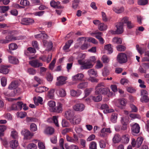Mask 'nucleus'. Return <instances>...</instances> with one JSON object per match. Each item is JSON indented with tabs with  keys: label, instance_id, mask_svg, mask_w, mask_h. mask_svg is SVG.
<instances>
[{
	"label": "nucleus",
	"instance_id": "obj_1",
	"mask_svg": "<svg viewBox=\"0 0 149 149\" xmlns=\"http://www.w3.org/2000/svg\"><path fill=\"white\" fill-rule=\"evenodd\" d=\"M127 56L126 54L123 52H120L118 54L116 60L120 64H123L127 63L128 61Z\"/></svg>",
	"mask_w": 149,
	"mask_h": 149
},
{
	"label": "nucleus",
	"instance_id": "obj_2",
	"mask_svg": "<svg viewBox=\"0 0 149 149\" xmlns=\"http://www.w3.org/2000/svg\"><path fill=\"white\" fill-rule=\"evenodd\" d=\"M86 38L84 37L79 38L77 40L78 43L76 44L75 46L77 45V47H78L79 45L82 43L81 41L85 39L84 42L81 46L80 49L82 50L86 49L88 47L89 45L88 44V43L86 42ZM75 47H76V46H75Z\"/></svg>",
	"mask_w": 149,
	"mask_h": 149
},
{
	"label": "nucleus",
	"instance_id": "obj_3",
	"mask_svg": "<svg viewBox=\"0 0 149 149\" xmlns=\"http://www.w3.org/2000/svg\"><path fill=\"white\" fill-rule=\"evenodd\" d=\"M111 93L110 89L108 88L100 87L96 89L95 91V93L96 95L102 94L106 95L108 94V96H109V94H110Z\"/></svg>",
	"mask_w": 149,
	"mask_h": 149
},
{
	"label": "nucleus",
	"instance_id": "obj_4",
	"mask_svg": "<svg viewBox=\"0 0 149 149\" xmlns=\"http://www.w3.org/2000/svg\"><path fill=\"white\" fill-rule=\"evenodd\" d=\"M116 28V30L112 31V34H122L124 31V25L121 24L117 22L115 24Z\"/></svg>",
	"mask_w": 149,
	"mask_h": 149
},
{
	"label": "nucleus",
	"instance_id": "obj_5",
	"mask_svg": "<svg viewBox=\"0 0 149 149\" xmlns=\"http://www.w3.org/2000/svg\"><path fill=\"white\" fill-rule=\"evenodd\" d=\"M21 133L24 136V139L25 140H30L33 136V133H31L29 130L25 129H23Z\"/></svg>",
	"mask_w": 149,
	"mask_h": 149
},
{
	"label": "nucleus",
	"instance_id": "obj_6",
	"mask_svg": "<svg viewBox=\"0 0 149 149\" xmlns=\"http://www.w3.org/2000/svg\"><path fill=\"white\" fill-rule=\"evenodd\" d=\"M66 77L63 76H60L57 78V81L56 83V85L58 86H61L65 84V81Z\"/></svg>",
	"mask_w": 149,
	"mask_h": 149
},
{
	"label": "nucleus",
	"instance_id": "obj_7",
	"mask_svg": "<svg viewBox=\"0 0 149 149\" xmlns=\"http://www.w3.org/2000/svg\"><path fill=\"white\" fill-rule=\"evenodd\" d=\"M34 22L33 19L28 18H23L21 20V24L24 25H29Z\"/></svg>",
	"mask_w": 149,
	"mask_h": 149
},
{
	"label": "nucleus",
	"instance_id": "obj_8",
	"mask_svg": "<svg viewBox=\"0 0 149 149\" xmlns=\"http://www.w3.org/2000/svg\"><path fill=\"white\" fill-rule=\"evenodd\" d=\"M29 64L32 67L34 68H38L42 66V63L39 62L37 60H33L30 61L29 62Z\"/></svg>",
	"mask_w": 149,
	"mask_h": 149
},
{
	"label": "nucleus",
	"instance_id": "obj_9",
	"mask_svg": "<svg viewBox=\"0 0 149 149\" xmlns=\"http://www.w3.org/2000/svg\"><path fill=\"white\" fill-rule=\"evenodd\" d=\"M85 108L84 105L82 104H78L74 105L73 108L77 111H82L84 110Z\"/></svg>",
	"mask_w": 149,
	"mask_h": 149
},
{
	"label": "nucleus",
	"instance_id": "obj_10",
	"mask_svg": "<svg viewBox=\"0 0 149 149\" xmlns=\"http://www.w3.org/2000/svg\"><path fill=\"white\" fill-rule=\"evenodd\" d=\"M43 42L44 46L47 48V50L49 51L52 49L53 47V43L52 42H48L46 40H43Z\"/></svg>",
	"mask_w": 149,
	"mask_h": 149
},
{
	"label": "nucleus",
	"instance_id": "obj_11",
	"mask_svg": "<svg viewBox=\"0 0 149 149\" xmlns=\"http://www.w3.org/2000/svg\"><path fill=\"white\" fill-rule=\"evenodd\" d=\"M18 86V82L17 81H14L12 82L9 85L8 87V88L10 90H12V89H15L16 90L17 89H19V88H16ZM19 90L17 91H15L16 92H17V93H19Z\"/></svg>",
	"mask_w": 149,
	"mask_h": 149
},
{
	"label": "nucleus",
	"instance_id": "obj_12",
	"mask_svg": "<svg viewBox=\"0 0 149 149\" xmlns=\"http://www.w3.org/2000/svg\"><path fill=\"white\" fill-rule=\"evenodd\" d=\"M74 115L73 111L72 110H68L65 111V117L70 121Z\"/></svg>",
	"mask_w": 149,
	"mask_h": 149
},
{
	"label": "nucleus",
	"instance_id": "obj_13",
	"mask_svg": "<svg viewBox=\"0 0 149 149\" xmlns=\"http://www.w3.org/2000/svg\"><path fill=\"white\" fill-rule=\"evenodd\" d=\"M83 65L82 67L84 69H88L91 68L93 67V64H92L88 60L85 61H84Z\"/></svg>",
	"mask_w": 149,
	"mask_h": 149
},
{
	"label": "nucleus",
	"instance_id": "obj_14",
	"mask_svg": "<svg viewBox=\"0 0 149 149\" xmlns=\"http://www.w3.org/2000/svg\"><path fill=\"white\" fill-rule=\"evenodd\" d=\"M118 102L119 104L122 106H125L127 103V100L125 98H122L119 99L117 101H114V103L115 105L118 106V104H117V102Z\"/></svg>",
	"mask_w": 149,
	"mask_h": 149
},
{
	"label": "nucleus",
	"instance_id": "obj_15",
	"mask_svg": "<svg viewBox=\"0 0 149 149\" xmlns=\"http://www.w3.org/2000/svg\"><path fill=\"white\" fill-rule=\"evenodd\" d=\"M81 119V117L80 115H76L73 117L72 120H70V122L73 124H78L80 123Z\"/></svg>",
	"mask_w": 149,
	"mask_h": 149
},
{
	"label": "nucleus",
	"instance_id": "obj_16",
	"mask_svg": "<svg viewBox=\"0 0 149 149\" xmlns=\"http://www.w3.org/2000/svg\"><path fill=\"white\" fill-rule=\"evenodd\" d=\"M140 127L138 124L135 123L133 125L132 128V131L133 134H138L140 131Z\"/></svg>",
	"mask_w": 149,
	"mask_h": 149
},
{
	"label": "nucleus",
	"instance_id": "obj_17",
	"mask_svg": "<svg viewBox=\"0 0 149 149\" xmlns=\"http://www.w3.org/2000/svg\"><path fill=\"white\" fill-rule=\"evenodd\" d=\"M84 75L82 73H79L72 77V79L73 81H81L84 77Z\"/></svg>",
	"mask_w": 149,
	"mask_h": 149
},
{
	"label": "nucleus",
	"instance_id": "obj_18",
	"mask_svg": "<svg viewBox=\"0 0 149 149\" xmlns=\"http://www.w3.org/2000/svg\"><path fill=\"white\" fill-rule=\"evenodd\" d=\"M58 116H53L52 118H49L47 120V121L49 122H50L51 121H52L54 123L55 125L57 127H59V125L58 123Z\"/></svg>",
	"mask_w": 149,
	"mask_h": 149
},
{
	"label": "nucleus",
	"instance_id": "obj_19",
	"mask_svg": "<svg viewBox=\"0 0 149 149\" xmlns=\"http://www.w3.org/2000/svg\"><path fill=\"white\" fill-rule=\"evenodd\" d=\"M60 3L59 1L56 2L54 1H51L50 2L51 6L55 8H63V7L62 6H60Z\"/></svg>",
	"mask_w": 149,
	"mask_h": 149
},
{
	"label": "nucleus",
	"instance_id": "obj_20",
	"mask_svg": "<svg viewBox=\"0 0 149 149\" xmlns=\"http://www.w3.org/2000/svg\"><path fill=\"white\" fill-rule=\"evenodd\" d=\"M8 59L9 62L11 63L17 64L19 62L18 60L14 56H8Z\"/></svg>",
	"mask_w": 149,
	"mask_h": 149
},
{
	"label": "nucleus",
	"instance_id": "obj_21",
	"mask_svg": "<svg viewBox=\"0 0 149 149\" xmlns=\"http://www.w3.org/2000/svg\"><path fill=\"white\" fill-rule=\"evenodd\" d=\"M54 130L53 128L50 127H47L44 131L45 133L49 135L53 134L54 132Z\"/></svg>",
	"mask_w": 149,
	"mask_h": 149
},
{
	"label": "nucleus",
	"instance_id": "obj_22",
	"mask_svg": "<svg viewBox=\"0 0 149 149\" xmlns=\"http://www.w3.org/2000/svg\"><path fill=\"white\" fill-rule=\"evenodd\" d=\"M62 105L61 104H59L55 108H53V111L58 113H61L62 111Z\"/></svg>",
	"mask_w": 149,
	"mask_h": 149
},
{
	"label": "nucleus",
	"instance_id": "obj_23",
	"mask_svg": "<svg viewBox=\"0 0 149 149\" xmlns=\"http://www.w3.org/2000/svg\"><path fill=\"white\" fill-rule=\"evenodd\" d=\"M57 93L60 96L64 97L66 95L65 91L62 88H60L56 91Z\"/></svg>",
	"mask_w": 149,
	"mask_h": 149
},
{
	"label": "nucleus",
	"instance_id": "obj_24",
	"mask_svg": "<svg viewBox=\"0 0 149 149\" xmlns=\"http://www.w3.org/2000/svg\"><path fill=\"white\" fill-rule=\"evenodd\" d=\"M121 137L120 135L118 134H116L114 135L112 140L113 143H118L121 140Z\"/></svg>",
	"mask_w": 149,
	"mask_h": 149
},
{
	"label": "nucleus",
	"instance_id": "obj_25",
	"mask_svg": "<svg viewBox=\"0 0 149 149\" xmlns=\"http://www.w3.org/2000/svg\"><path fill=\"white\" fill-rule=\"evenodd\" d=\"M90 99L93 100L95 102H98L101 101L102 99V96L101 95H99L95 97L93 96H90Z\"/></svg>",
	"mask_w": 149,
	"mask_h": 149
},
{
	"label": "nucleus",
	"instance_id": "obj_26",
	"mask_svg": "<svg viewBox=\"0 0 149 149\" xmlns=\"http://www.w3.org/2000/svg\"><path fill=\"white\" fill-rule=\"evenodd\" d=\"M10 145L11 148L15 149L18 146V141L16 140H12L10 142Z\"/></svg>",
	"mask_w": 149,
	"mask_h": 149
},
{
	"label": "nucleus",
	"instance_id": "obj_27",
	"mask_svg": "<svg viewBox=\"0 0 149 149\" xmlns=\"http://www.w3.org/2000/svg\"><path fill=\"white\" fill-rule=\"evenodd\" d=\"M8 67L6 66H2L0 68V72L3 74H6L9 71Z\"/></svg>",
	"mask_w": 149,
	"mask_h": 149
},
{
	"label": "nucleus",
	"instance_id": "obj_28",
	"mask_svg": "<svg viewBox=\"0 0 149 149\" xmlns=\"http://www.w3.org/2000/svg\"><path fill=\"white\" fill-rule=\"evenodd\" d=\"M6 127L4 125H0V137L1 139L2 140L1 137L4 136V132L6 130Z\"/></svg>",
	"mask_w": 149,
	"mask_h": 149
},
{
	"label": "nucleus",
	"instance_id": "obj_29",
	"mask_svg": "<svg viewBox=\"0 0 149 149\" xmlns=\"http://www.w3.org/2000/svg\"><path fill=\"white\" fill-rule=\"evenodd\" d=\"M104 49L107 52L108 54H110L112 53V46L111 44H108L105 45Z\"/></svg>",
	"mask_w": 149,
	"mask_h": 149
},
{
	"label": "nucleus",
	"instance_id": "obj_30",
	"mask_svg": "<svg viewBox=\"0 0 149 149\" xmlns=\"http://www.w3.org/2000/svg\"><path fill=\"white\" fill-rule=\"evenodd\" d=\"M116 49L119 52H123L126 50V48L124 46L119 45L116 47Z\"/></svg>",
	"mask_w": 149,
	"mask_h": 149
},
{
	"label": "nucleus",
	"instance_id": "obj_31",
	"mask_svg": "<svg viewBox=\"0 0 149 149\" xmlns=\"http://www.w3.org/2000/svg\"><path fill=\"white\" fill-rule=\"evenodd\" d=\"M88 83L87 82H83L80 83L77 85V88L79 89H83L87 87Z\"/></svg>",
	"mask_w": 149,
	"mask_h": 149
},
{
	"label": "nucleus",
	"instance_id": "obj_32",
	"mask_svg": "<svg viewBox=\"0 0 149 149\" xmlns=\"http://www.w3.org/2000/svg\"><path fill=\"white\" fill-rule=\"evenodd\" d=\"M122 139L124 143H128L129 141V136L127 134L123 135L122 136Z\"/></svg>",
	"mask_w": 149,
	"mask_h": 149
},
{
	"label": "nucleus",
	"instance_id": "obj_33",
	"mask_svg": "<svg viewBox=\"0 0 149 149\" xmlns=\"http://www.w3.org/2000/svg\"><path fill=\"white\" fill-rule=\"evenodd\" d=\"M73 42V41L72 40H68V42L66 43L65 45L63 47V50L65 51H67V49L69 48Z\"/></svg>",
	"mask_w": 149,
	"mask_h": 149
},
{
	"label": "nucleus",
	"instance_id": "obj_34",
	"mask_svg": "<svg viewBox=\"0 0 149 149\" xmlns=\"http://www.w3.org/2000/svg\"><path fill=\"white\" fill-rule=\"evenodd\" d=\"M107 27V26L103 23H100L98 26V29L101 31L105 30Z\"/></svg>",
	"mask_w": 149,
	"mask_h": 149
},
{
	"label": "nucleus",
	"instance_id": "obj_35",
	"mask_svg": "<svg viewBox=\"0 0 149 149\" xmlns=\"http://www.w3.org/2000/svg\"><path fill=\"white\" fill-rule=\"evenodd\" d=\"M129 122V117L127 116H123L121 118L122 124H127Z\"/></svg>",
	"mask_w": 149,
	"mask_h": 149
},
{
	"label": "nucleus",
	"instance_id": "obj_36",
	"mask_svg": "<svg viewBox=\"0 0 149 149\" xmlns=\"http://www.w3.org/2000/svg\"><path fill=\"white\" fill-rule=\"evenodd\" d=\"M113 10L114 11L117 13H121L124 10V8L123 7H121L120 8L114 7Z\"/></svg>",
	"mask_w": 149,
	"mask_h": 149
},
{
	"label": "nucleus",
	"instance_id": "obj_37",
	"mask_svg": "<svg viewBox=\"0 0 149 149\" xmlns=\"http://www.w3.org/2000/svg\"><path fill=\"white\" fill-rule=\"evenodd\" d=\"M129 21V17L125 16L121 18L120 22H118L124 26V24H127Z\"/></svg>",
	"mask_w": 149,
	"mask_h": 149
},
{
	"label": "nucleus",
	"instance_id": "obj_38",
	"mask_svg": "<svg viewBox=\"0 0 149 149\" xmlns=\"http://www.w3.org/2000/svg\"><path fill=\"white\" fill-rule=\"evenodd\" d=\"M143 141V139L141 137H140L137 138L136 142L137 143V147L139 148L141 145Z\"/></svg>",
	"mask_w": 149,
	"mask_h": 149
},
{
	"label": "nucleus",
	"instance_id": "obj_39",
	"mask_svg": "<svg viewBox=\"0 0 149 149\" xmlns=\"http://www.w3.org/2000/svg\"><path fill=\"white\" fill-rule=\"evenodd\" d=\"M88 74L90 76H93L97 77V72L96 71H95L93 69H91L88 70Z\"/></svg>",
	"mask_w": 149,
	"mask_h": 149
},
{
	"label": "nucleus",
	"instance_id": "obj_40",
	"mask_svg": "<svg viewBox=\"0 0 149 149\" xmlns=\"http://www.w3.org/2000/svg\"><path fill=\"white\" fill-rule=\"evenodd\" d=\"M9 9L8 6H0V12L2 13H4L8 11Z\"/></svg>",
	"mask_w": 149,
	"mask_h": 149
},
{
	"label": "nucleus",
	"instance_id": "obj_41",
	"mask_svg": "<svg viewBox=\"0 0 149 149\" xmlns=\"http://www.w3.org/2000/svg\"><path fill=\"white\" fill-rule=\"evenodd\" d=\"M17 48V46L15 43H12L9 45V48L10 50H14Z\"/></svg>",
	"mask_w": 149,
	"mask_h": 149
},
{
	"label": "nucleus",
	"instance_id": "obj_42",
	"mask_svg": "<svg viewBox=\"0 0 149 149\" xmlns=\"http://www.w3.org/2000/svg\"><path fill=\"white\" fill-rule=\"evenodd\" d=\"M55 90V89H53L51 90L49 92L47 95L48 97L50 99H52L53 98L54 94V93Z\"/></svg>",
	"mask_w": 149,
	"mask_h": 149
},
{
	"label": "nucleus",
	"instance_id": "obj_43",
	"mask_svg": "<svg viewBox=\"0 0 149 149\" xmlns=\"http://www.w3.org/2000/svg\"><path fill=\"white\" fill-rule=\"evenodd\" d=\"M71 95L73 96H77L80 95L79 91H77L72 90L71 91Z\"/></svg>",
	"mask_w": 149,
	"mask_h": 149
},
{
	"label": "nucleus",
	"instance_id": "obj_44",
	"mask_svg": "<svg viewBox=\"0 0 149 149\" xmlns=\"http://www.w3.org/2000/svg\"><path fill=\"white\" fill-rule=\"evenodd\" d=\"M61 124L63 127H68L70 125L69 123L65 119H63L62 120Z\"/></svg>",
	"mask_w": 149,
	"mask_h": 149
},
{
	"label": "nucleus",
	"instance_id": "obj_45",
	"mask_svg": "<svg viewBox=\"0 0 149 149\" xmlns=\"http://www.w3.org/2000/svg\"><path fill=\"white\" fill-rule=\"evenodd\" d=\"M113 41L114 42L118 44H121L122 43V39L118 37H115L113 38Z\"/></svg>",
	"mask_w": 149,
	"mask_h": 149
},
{
	"label": "nucleus",
	"instance_id": "obj_46",
	"mask_svg": "<svg viewBox=\"0 0 149 149\" xmlns=\"http://www.w3.org/2000/svg\"><path fill=\"white\" fill-rule=\"evenodd\" d=\"M29 2L26 0H21L20 2V4L24 6H27L29 5Z\"/></svg>",
	"mask_w": 149,
	"mask_h": 149
},
{
	"label": "nucleus",
	"instance_id": "obj_47",
	"mask_svg": "<svg viewBox=\"0 0 149 149\" xmlns=\"http://www.w3.org/2000/svg\"><path fill=\"white\" fill-rule=\"evenodd\" d=\"M102 16L103 21L104 22L108 21V19L107 18L106 13L104 12H101Z\"/></svg>",
	"mask_w": 149,
	"mask_h": 149
},
{
	"label": "nucleus",
	"instance_id": "obj_48",
	"mask_svg": "<svg viewBox=\"0 0 149 149\" xmlns=\"http://www.w3.org/2000/svg\"><path fill=\"white\" fill-rule=\"evenodd\" d=\"M89 148L90 149H96L97 144L95 141H92L90 144Z\"/></svg>",
	"mask_w": 149,
	"mask_h": 149
},
{
	"label": "nucleus",
	"instance_id": "obj_49",
	"mask_svg": "<svg viewBox=\"0 0 149 149\" xmlns=\"http://www.w3.org/2000/svg\"><path fill=\"white\" fill-rule=\"evenodd\" d=\"M141 100L142 102H147L149 101V99L147 95H144L141 99Z\"/></svg>",
	"mask_w": 149,
	"mask_h": 149
},
{
	"label": "nucleus",
	"instance_id": "obj_50",
	"mask_svg": "<svg viewBox=\"0 0 149 149\" xmlns=\"http://www.w3.org/2000/svg\"><path fill=\"white\" fill-rule=\"evenodd\" d=\"M11 136L13 138L16 139L18 136V133L16 131L13 130L11 132Z\"/></svg>",
	"mask_w": 149,
	"mask_h": 149
},
{
	"label": "nucleus",
	"instance_id": "obj_51",
	"mask_svg": "<svg viewBox=\"0 0 149 149\" xmlns=\"http://www.w3.org/2000/svg\"><path fill=\"white\" fill-rule=\"evenodd\" d=\"M93 90V88H92L86 89L84 91L85 96L86 97L88 96L90 94Z\"/></svg>",
	"mask_w": 149,
	"mask_h": 149
},
{
	"label": "nucleus",
	"instance_id": "obj_52",
	"mask_svg": "<svg viewBox=\"0 0 149 149\" xmlns=\"http://www.w3.org/2000/svg\"><path fill=\"white\" fill-rule=\"evenodd\" d=\"M148 0H138V4L141 5H144L148 3Z\"/></svg>",
	"mask_w": 149,
	"mask_h": 149
},
{
	"label": "nucleus",
	"instance_id": "obj_53",
	"mask_svg": "<svg viewBox=\"0 0 149 149\" xmlns=\"http://www.w3.org/2000/svg\"><path fill=\"white\" fill-rule=\"evenodd\" d=\"M30 130L31 131L35 132L37 130V127L36 125L34 123H32L30 126Z\"/></svg>",
	"mask_w": 149,
	"mask_h": 149
},
{
	"label": "nucleus",
	"instance_id": "obj_54",
	"mask_svg": "<svg viewBox=\"0 0 149 149\" xmlns=\"http://www.w3.org/2000/svg\"><path fill=\"white\" fill-rule=\"evenodd\" d=\"M79 1V0H74L72 3V7L74 9H76L78 5Z\"/></svg>",
	"mask_w": 149,
	"mask_h": 149
},
{
	"label": "nucleus",
	"instance_id": "obj_55",
	"mask_svg": "<svg viewBox=\"0 0 149 149\" xmlns=\"http://www.w3.org/2000/svg\"><path fill=\"white\" fill-rule=\"evenodd\" d=\"M27 148L28 149H36L37 146L36 144L33 143H31L28 145Z\"/></svg>",
	"mask_w": 149,
	"mask_h": 149
},
{
	"label": "nucleus",
	"instance_id": "obj_56",
	"mask_svg": "<svg viewBox=\"0 0 149 149\" xmlns=\"http://www.w3.org/2000/svg\"><path fill=\"white\" fill-rule=\"evenodd\" d=\"M136 48L138 52L141 55L144 52L143 49L139 47V45H137L136 46Z\"/></svg>",
	"mask_w": 149,
	"mask_h": 149
},
{
	"label": "nucleus",
	"instance_id": "obj_57",
	"mask_svg": "<svg viewBox=\"0 0 149 149\" xmlns=\"http://www.w3.org/2000/svg\"><path fill=\"white\" fill-rule=\"evenodd\" d=\"M103 66V64L100 61H98L97 62L95 68L96 69H100Z\"/></svg>",
	"mask_w": 149,
	"mask_h": 149
},
{
	"label": "nucleus",
	"instance_id": "obj_58",
	"mask_svg": "<svg viewBox=\"0 0 149 149\" xmlns=\"http://www.w3.org/2000/svg\"><path fill=\"white\" fill-rule=\"evenodd\" d=\"M130 118L133 119L135 118H141V117L139 115L136 113L131 114L130 115Z\"/></svg>",
	"mask_w": 149,
	"mask_h": 149
},
{
	"label": "nucleus",
	"instance_id": "obj_59",
	"mask_svg": "<svg viewBox=\"0 0 149 149\" xmlns=\"http://www.w3.org/2000/svg\"><path fill=\"white\" fill-rule=\"evenodd\" d=\"M87 40L88 42H91L95 44H97L98 43V42L95 39L92 37L88 38Z\"/></svg>",
	"mask_w": 149,
	"mask_h": 149
},
{
	"label": "nucleus",
	"instance_id": "obj_60",
	"mask_svg": "<svg viewBox=\"0 0 149 149\" xmlns=\"http://www.w3.org/2000/svg\"><path fill=\"white\" fill-rule=\"evenodd\" d=\"M28 72L29 74L32 75L35 74L36 72V70L32 68H29L28 69Z\"/></svg>",
	"mask_w": 149,
	"mask_h": 149
},
{
	"label": "nucleus",
	"instance_id": "obj_61",
	"mask_svg": "<svg viewBox=\"0 0 149 149\" xmlns=\"http://www.w3.org/2000/svg\"><path fill=\"white\" fill-rule=\"evenodd\" d=\"M102 60L104 63H107L109 61L108 57L106 55H103L102 58Z\"/></svg>",
	"mask_w": 149,
	"mask_h": 149
},
{
	"label": "nucleus",
	"instance_id": "obj_62",
	"mask_svg": "<svg viewBox=\"0 0 149 149\" xmlns=\"http://www.w3.org/2000/svg\"><path fill=\"white\" fill-rule=\"evenodd\" d=\"M109 72V70L107 68H104L102 72V74L103 76H105L108 75Z\"/></svg>",
	"mask_w": 149,
	"mask_h": 149
},
{
	"label": "nucleus",
	"instance_id": "obj_63",
	"mask_svg": "<svg viewBox=\"0 0 149 149\" xmlns=\"http://www.w3.org/2000/svg\"><path fill=\"white\" fill-rule=\"evenodd\" d=\"M8 37L7 36L5 38V39H0V43L1 44H6L9 43L10 42L8 39L7 38Z\"/></svg>",
	"mask_w": 149,
	"mask_h": 149
},
{
	"label": "nucleus",
	"instance_id": "obj_64",
	"mask_svg": "<svg viewBox=\"0 0 149 149\" xmlns=\"http://www.w3.org/2000/svg\"><path fill=\"white\" fill-rule=\"evenodd\" d=\"M1 84L2 86H5L6 84L7 79L5 77H3L1 79Z\"/></svg>",
	"mask_w": 149,
	"mask_h": 149
}]
</instances>
